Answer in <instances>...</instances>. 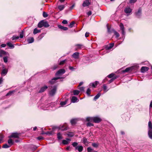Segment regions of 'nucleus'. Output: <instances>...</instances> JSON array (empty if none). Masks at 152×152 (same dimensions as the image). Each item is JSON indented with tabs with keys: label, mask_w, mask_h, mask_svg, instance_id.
<instances>
[{
	"label": "nucleus",
	"mask_w": 152,
	"mask_h": 152,
	"mask_svg": "<svg viewBox=\"0 0 152 152\" xmlns=\"http://www.w3.org/2000/svg\"><path fill=\"white\" fill-rule=\"evenodd\" d=\"M94 117H88L86 118V121H93Z\"/></svg>",
	"instance_id": "34"
},
{
	"label": "nucleus",
	"mask_w": 152,
	"mask_h": 152,
	"mask_svg": "<svg viewBox=\"0 0 152 152\" xmlns=\"http://www.w3.org/2000/svg\"><path fill=\"white\" fill-rule=\"evenodd\" d=\"M66 99L64 101V102H60V105L62 106H63L64 105H65V104H66Z\"/></svg>",
	"instance_id": "39"
},
{
	"label": "nucleus",
	"mask_w": 152,
	"mask_h": 152,
	"mask_svg": "<svg viewBox=\"0 0 152 152\" xmlns=\"http://www.w3.org/2000/svg\"><path fill=\"white\" fill-rule=\"evenodd\" d=\"M9 55L8 52H7L3 50H0V57H1L4 55Z\"/></svg>",
	"instance_id": "15"
},
{
	"label": "nucleus",
	"mask_w": 152,
	"mask_h": 152,
	"mask_svg": "<svg viewBox=\"0 0 152 152\" xmlns=\"http://www.w3.org/2000/svg\"><path fill=\"white\" fill-rule=\"evenodd\" d=\"M75 6V4H73L71 6L69 7V10H72Z\"/></svg>",
	"instance_id": "61"
},
{
	"label": "nucleus",
	"mask_w": 152,
	"mask_h": 152,
	"mask_svg": "<svg viewBox=\"0 0 152 152\" xmlns=\"http://www.w3.org/2000/svg\"><path fill=\"white\" fill-rule=\"evenodd\" d=\"M152 130V124L151 121H149L148 123V131Z\"/></svg>",
	"instance_id": "22"
},
{
	"label": "nucleus",
	"mask_w": 152,
	"mask_h": 152,
	"mask_svg": "<svg viewBox=\"0 0 152 152\" xmlns=\"http://www.w3.org/2000/svg\"><path fill=\"white\" fill-rule=\"evenodd\" d=\"M101 95V94L100 93H98L94 98V100L96 101L99 98Z\"/></svg>",
	"instance_id": "28"
},
{
	"label": "nucleus",
	"mask_w": 152,
	"mask_h": 152,
	"mask_svg": "<svg viewBox=\"0 0 152 152\" xmlns=\"http://www.w3.org/2000/svg\"><path fill=\"white\" fill-rule=\"evenodd\" d=\"M86 126H94V124L91 123V122H88V123L86 124Z\"/></svg>",
	"instance_id": "47"
},
{
	"label": "nucleus",
	"mask_w": 152,
	"mask_h": 152,
	"mask_svg": "<svg viewBox=\"0 0 152 152\" xmlns=\"http://www.w3.org/2000/svg\"><path fill=\"white\" fill-rule=\"evenodd\" d=\"M149 69V68L146 66H142L141 69V72L142 73H144L148 71Z\"/></svg>",
	"instance_id": "14"
},
{
	"label": "nucleus",
	"mask_w": 152,
	"mask_h": 152,
	"mask_svg": "<svg viewBox=\"0 0 152 152\" xmlns=\"http://www.w3.org/2000/svg\"><path fill=\"white\" fill-rule=\"evenodd\" d=\"M58 7L60 11H61L64 8L65 6L64 5H61L58 6Z\"/></svg>",
	"instance_id": "32"
},
{
	"label": "nucleus",
	"mask_w": 152,
	"mask_h": 152,
	"mask_svg": "<svg viewBox=\"0 0 152 152\" xmlns=\"http://www.w3.org/2000/svg\"><path fill=\"white\" fill-rule=\"evenodd\" d=\"M58 27L60 29L61 31H66V27L62 26L61 25H58Z\"/></svg>",
	"instance_id": "19"
},
{
	"label": "nucleus",
	"mask_w": 152,
	"mask_h": 152,
	"mask_svg": "<svg viewBox=\"0 0 152 152\" xmlns=\"http://www.w3.org/2000/svg\"><path fill=\"white\" fill-rule=\"evenodd\" d=\"M73 94L74 95H77L80 93V91L78 90H74L73 91Z\"/></svg>",
	"instance_id": "27"
},
{
	"label": "nucleus",
	"mask_w": 152,
	"mask_h": 152,
	"mask_svg": "<svg viewBox=\"0 0 152 152\" xmlns=\"http://www.w3.org/2000/svg\"><path fill=\"white\" fill-rule=\"evenodd\" d=\"M40 30H38L37 28H35L34 30L33 34H35L38 33L40 32Z\"/></svg>",
	"instance_id": "31"
},
{
	"label": "nucleus",
	"mask_w": 152,
	"mask_h": 152,
	"mask_svg": "<svg viewBox=\"0 0 152 152\" xmlns=\"http://www.w3.org/2000/svg\"><path fill=\"white\" fill-rule=\"evenodd\" d=\"M92 145L94 147L97 148L99 146V144L98 143H92Z\"/></svg>",
	"instance_id": "46"
},
{
	"label": "nucleus",
	"mask_w": 152,
	"mask_h": 152,
	"mask_svg": "<svg viewBox=\"0 0 152 152\" xmlns=\"http://www.w3.org/2000/svg\"><path fill=\"white\" fill-rule=\"evenodd\" d=\"M79 52H75L72 55V57L75 59L79 58Z\"/></svg>",
	"instance_id": "11"
},
{
	"label": "nucleus",
	"mask_w": 152,
	"mask_h": 152,
	"mask_svg": "<svg viewBox=\"0 0 152 152\" xmlns=\"http://www.w3.org/2000/svg\"><path fill=\"white\" fill-rule=\"evenodd\" d=\"M34 41V39L33 37L30 38L28 39V42L29 43L33 42Z\"/></svg>",
	"instance_id": "29"
},
{
	"label": "nucleus",
	"mask_w": 152,
	"mask_h": 152,
	"mask_svg": "<svg viewBox=\"0 0 152 152\" xmlns=\"http://www.w3.org/2000/svg\"><path fill=\"white\" fill-rule=\"evenodd\" d=\"M114 75H115V74H113V73H111V74H110L109 75L107 76V77L109 78H113L114 77H115V76H114Z\"/></svg>",
	"instance_id": "41"
},
{
	"label": "nucleus",
	"mask_w": 152,
	"mask_h": 152,
	"mask_svg": "<svg viewBox=\"0 0 152 152\" xmlns=\"http://www.w3.org/2000/svg\"><path fill=\"white\" fill-rule=\"evenodd\" d=\"M48 88V87L47 86H45L44 87H42L40 90L39 91V93H42L44 92Z\"/></svg>",
	"instance_id": "18"
},
{
	"label": "nucleus",
	"mask_w": 152,
	"mask_h": 152,
	"mask_svg": "<svg viewBox=\"0 0 152 152\" xmlns=\"http://www.w3.org/2000/svg\"><path fill=\"white\" fill-rule=\"evenodd\" d=\"M119 26L120 27V29L121 31V33L122 34L124 35L125 33V32L124 31L125 28L123 24L122 23H120L119 24Z\"/></svg>",
	"instance_id": "5"
},
{
	"label": "nucleus",
	"mask_w": 152,
	"mask_h": 152,
	"mask_svg": "<svg viewBox=\"0 0 152 152\" xmlns=\"http://www.w3.org/2000/svg\"><path fill=\"white\" fill-rule=\"evenodd\" d=\"M117 77V76H115V77H114L111 79L110 80H109L108 81V82L109 83H111V82H113L116 79Z\"/></svg>",
	"instance_id": "38"
},
{
	"label": "nucleus",
	"mask_w": 152,
	"mask_h": 152,
	"mask_svg": "<svg viewBox=\"0 0 152 152\" xmlns=\"http://www.w3.org/2000/svg\"><path fill=\"white\" fill-rule=\"evenodd\" d=\"M24 33V31H22V32L20 33V38H22L23 37V34Z\"/></svg>",
	"instance_id": "43"
},
{
	"label": "nucleus",
	"mask_w": 152,
	"mask_h": 152,
	"mask_svg": "<svg viewBox=\"0 0 152 152\" xmlns=\"http://www.w3.org/2000/svg\"><path fill=\"white\" fill-rule=\"evenodd\" d=\"M58 67V65H54L53 67V69L54 70L56 69Z\"/></svg>",
	"instance_id": "63"
},
{
	"label": "nucleus",
	"mask_w": 152,
	"mask_h": 152,
	"mask_svg": "<svg viewBox=\"0 0 152 152\" xmlns=\"http://www.w3.org/2000/svg\"><path fill=\"white\" fill-rule=\"evenodd\" d=\"M76 121L75 119H72L71 120L70 122L72 124H75L76 123Z\"/></svg>",
	"instance_id": "40"
},
{
	"label": "nucleus",
	"mask_w": 152,
	"mask_h": 152,
	"mask_svg": "<svg viewBox=\"0 0 152 152\" xmlns=\"http://www.w3.org/2000/svg\"><path fill=\"white\" fill-rule=\"evenodd\" d=\"M87 150L88 152H91V151L93 150V149L89 147L87 148Z\"/></svg>",
	"instance_id": "58"
},
{
	"label": "nucleus",
	"mask_w": 152,
	"mask_h": 152,
	"mask_svg": "<svg viewBox=\"0 0 152 152\" xmlns=\"http://www.w3.org/2000/svg\"><path fill=\"white\" fill-rule=\"evenodd\" d=\"M20 133L17 132H14L11 133V134L8 136V138H19Z\"/></svg>",
	"instance_id": "2"
},
{
	"label": "nucleus",
	"mask_w": 152,
	"mask_h": 152,
	"mask_svg": "<svg viewBox=\"0 0 152 152\" xmlns=\"http://www.w3.org/2000/svg\"><path fill=\"white\" fill-rule=\"evenodd\" d=\"M75 149L78 150L79 152H81L83 150V147L82 146H78L75 147Z\"/></svg>",
	"instance_id": "16"
},
{
	"label": "nucleus",
	"mask_w": 152,
	"mask_h": 152,
	"mask_svg": "<svg viewBox=\"0 0 152 152\" xmlns=\"http://www.w3.org/2000/svg\"><path fill=\"white\" fill-rule=\"evenodd\" d=\"M102 121V119L98 117H94L93 122L96 123H99Z\"/></svg>",
	"instance_id": "6"
},
{
	"label": "nucleus",
	"mask_w": 152,
	"mask_h": 152,
	"mask_svg": "<svg viewBox=\"0 0 152 152\" xmlns=\"http://www.w3.org/2000/svg\"><path fill=\"white\" fill-rule=\"evenodd\" d=\"M78 49H81L83 48V45L81 44H77L76 45Z\"/></svg>",
	"instance_id": "45"
},
{
	"label": "nucleus",
	"mask_w": 152,
	"mask_h": 152,
	"mask_svg": "<svg viewBox=\"0 0 152 152\" xmlns=\"http://www.w3.org/2000/svg\"><path fill=\"white\" fill-rule=\"evenodd\" d=\"M38 26L40 28H42L43 26L45 27H48L49 26V25L47 22L45 21L42 20L38 23Z\"/></svg>",
	"instance_id": "1"
},
{
	"label": "nucleus",
	"mask_w": 152,
	"mask_h": 152,
	"mask_svg": "<svg viewBox=\"0 0 152 152\" xmlns=\"http://www.w3.org/2000/svg\"><path fill=\"white\" fill-rule=\"evenodd\" d=\"M133 69L132 67H131L126 68L123 71V72H128L129 71H131Z\"/></svg>",
	"instance_id": "20"
},
{
	"label": "nucleus",
	"mask_w": 152,
	"mask_h": 152,
	"mask_svg": "<svg viewBox=\"0 0 152 152\" xmlns=\"http://www.w3.org/2000/svg\"><path fill=\"white\" fill-rule=\"evenodd\" d=\"M8 72V70L7 69H4L2 70L1 72V74L2 75L4 76L7 74Z\"/></svg>",
	"instance_id": "23"
},
{
	"label": "nucleus",
	"mask_w": 152,
	"mask_h": 152,
	"mask_svg": "<svg viewBox=\"0 0 152 152\" xmlns=\"http://www.w3.org/2000/svg\"><path fill=\"white\" fill-rule=\"evenodd\" d=\"M10 146L9 145L7 144H5L3 145L2 147L4 148H8Z\"/></svg>",
	"instance_id": "48"
},
{
	"label": "nucleus",
	"mask_w": 152,
	"mask_h": 152,
	"mask_svg": "<svg viewBox=\"0 0 152 152\" xmlns=\"http://www.w3.org/2000/svg\"><path fill=\"white\" fill-rule=\"evenodd\" d=\"M137 0H130L129 1V2L130 4L134 3H135Z\"/></svg>",
	"instance_id": "59"
},
{
	"label": "nucleus",
	"mask_w": 152,
	"mask_h": 152,
	"mask_svg": "<svg viewBox=\"0 0 152 152\" xmlns=\"http://www.w3.org/2000/svg\"><path fill=\"white\" fill-rule=\"evenodd\" d=\"M60 78V77H57L53 78L51 80H50L49 83L50 84H53L56 82V80Z\"/></svg>",
	"instance_id": "7"
},
{
	"label": "nucleus",
	"mask_w": 152,
	"mask_h": 152,
	"mask_svg": "<svg viewBox=\"0 0 152 152\" xmlns=\"http://www.w3.org/2000/svg\"><path fill=\"white\" fill-rule=\"evenodd\" d=\"M74 135V133L72 132H67V136L70 137H72Z\"/></svg>",
	"instance_id": "33"
},
{
	"label": "nucleus",
	"mask_w": 152,
	"mask_h": 152,
	"mask_svg": "<svg viewBox=\"0 0 152 152\" xmlns=\"http://www.w3.org/2000/svg\"><path fill=\"white\" fill-rule=\"evenodd\" d=\"M66 61V59L64 60L63 61H61L59 63V65H63L64 63H65Z\"/></svg>",
	"instance_id": "50"
},
{
	"label": "nucleus",
	"mask_w": 152,
	"mask_h": 152,
	"mask_svg": "<svg viewBox=\"0 0 152 152\" xmlns=\"http://www.w3.org/2000/svg\"><path fill=\"white\" fill-rule=\"evenodd\" d=\"M7 45L11 48H14V45L10 42L7 43Z\"/></svg>",
	"instance_id": "26"
},
{
	"label": "nucleus",
	"mask_w": 152,
	"mask_h": 152,
	"mask_svg": "<svg viewBox=\"0 0 152 152\" xmlns=\"http://www.w3.org/2000/svg\"><path fill=\"white\" fill-rule=\"evenodd\" d=\"M65 70L64 69H61L58 70L55 74L56 76H58L63 74L65 72Z\"/></svg>",
	"instance_id": "4"
},
{
	"label": "nucleus",
	"mask_w": 152,
	"mask_h": 152,
	"mask_svg": "<svg viewBox=\"0 0 152 152\" xmlns=\"http://www.w3.org/2000/svg\"><path fill=\"white\" fill-rule=\"evenodd\" d=\"M7 142L8 144L10 146L12 145L14 143V141L11 138H10V139L8 140Z\"/></svg>",
	"instance_id": "24"
},
{
	"label": "nucleus",
	"mask_w": 152,
	"mask_h": 152,
	"mask_svg": "<svg viewBox=\"0 0 152 152\" xmlns=\"http://www.w3.org/2000/svg\"><path fill=\"white\" fill-rule=\"evenodd\" d=\"M78 145V144L77 142H73L72 144V145L74 147H77L76 146H77Z\"/></svg>",
	"instance_id": "56"
},
{
	"label": "nucleus",
	"mask_w": 152,
	"mask_h": 152,
	"mask_svg": "<svg viewBox=\"0 0 152 152\" xmlns=\"http://www.w3.org/2000/svg\"><path fill=\"white\" fill-rule=\"evenodd\" d=\"M44 33H42V34H40L38 36L37 38L38 40H39L41 39L44 37Z\"/></svg>",
	"instance_id": "35"
},
{
	"label": "nucleus",
	"mask_w": 152,
	"mask_h": 152,
	"mask_svg": "<svg viewBox=\"0 0 152 152\" xmlns=\"http://www.w3.org/2000/svg\"><path fill=\"white\" fill-rule=\"evenodd\" d=\"M75 22L74 21H72L70 23V24L68 26L70 28H72L73 26L75 24Z\"/></svg>",
	"instance_id": "44"
},
{
	"label": "nucleus",
	"mask_w": 152,
	"mask_h": 152,
	"mask_svg": "<svg viewBox=\"0 0 152 152\" xmlns=\"http://www.w3.org/2000/svg\"><path fill=\"white\" fill-rule=\"evenodd\" d=\"M3 60L5 63H7V57H4L3 58Z\"/></svg>",
	"instance_id": "57"
},
{
	"label": "nucleus",
	"mask_w": 152,
	"mask_h": 152,
	"mask_svg": "<svg viewBox=\"0 0 152 152\" xmlns=\"http://www.w3.org/2000/svg\"><path fill=\"white\" fill-rule=\"evenodd\" d=\"M87 15L88 16L91 15L92 14V12L91 11H89L87 13Z\"/></svg>",
	"instance_id": "62"
},
{
	"label": "nucleus",
	"mask_w": 152,
	"mask_h": 152,
	"mask_svg": "<svg viewBox=\"0 0 152 152\" xmlns=\"http://www.w3.org/2000/svg\"><path fill=\"white\" fill-rule=\"evenodd\" d=\"M103 88L104 91L105 92H107L108 90L107 89V86L105 84H104L103 85Z\"/></svg>",
	"instance_id": "36"
},
{
	"label": "nucleus",
	"mask_w": 152,
	"mask_h": 152,
	"mask_svg": "<svg viewBox=\"0 0 152 152\" xmlns=\"http://www.w3.org/2000/svg\"><path fill=\"white\" fill-rule=\"evenodd\" d=\"M69 69L72 71H73L74 70L76 69V68H75L72 66H69Z\"/></svg>",
	"instance_id": "52"
},
{
	"label": "nucleus",
	"mask_w": 152,
	"mask_h": 152,
	"mask_svg": "<svg viewBox=\"0 0 152 152\" xmlns=\"http://www.w3.org/2000/svg\"><path fill=\"white\" fill-rule=\"evenodd\" d=\"M142 8L140 7L138 11L135 12L134 14L136 17L138 18H140L142 14Z\"/></svg>",
	"instance_id": "3"
},
{
	"label": "nucleus",
	"mask_w": 152,
	"mask_h": 152,
	"mask_svg": "<svg viewBox=\"0 0 152 152\" xmlns=\"http://www.w3.org/2000/svg\"><path fill=\"white\" fill-rule=\"evenodd\" d=\"M81 91H84V88L83 87H81L78 88Z\"/></svg>",
	"instance_id": "55"
},
{
	"label": "nucleus",
	"mask_w": 152,
	"mask_h": 152,
	"mask_svg": "<svg viewBox=\"0 0 152 152\" xmlns=\"http://www.w3.org/2000/svg\"><path fill=\"white\" fill-rule=\"evenodd\" d=\"M114 33L116 37L118 38L119 37L120 35L119 34L116 32L115 31H114Z\"/></svg>",
	"instance_id": "42"
},
{
	"label": "nucleus",
	"mask_w": 152,
	"mask_h": 152,
	"mask_svg": "<svg viewBox=\"0 0 152 152\" xmlns=\"http://www.w3.org/2000/svg\"><path fill=\"white\" fill-rule=\"evenodd\" d=\"M83 142L85 145H86L88 143L87 139L85 137L83 138Z\"/></svg>",
	"instance_id": "25"
},
{
	"label": "nucleus",
	"mask_w": 152,
	"mask_h": 152,
	"mask_svg": "<svg viewBox=\"0 0 152 152\" xmlns=\"http://www.w3.org/2000/svg\"><path fill=\"white\" fill-rule=\"evenodd\" d=\"M148 134L149 137L152 139V130L148 131Z\"/></svg>",
	"instance_id": "30"
},
{
	"label": "nucleus",
	"mask_w": 152,
	"mask_h": 152,
	"mask_svg": "<svg viewBox=\"0 0 152 152\" xmlns=\"http://www.w3.org/2000/svg\"><path fill=\"white\" fill-rule=\"evenodd\" d=\"M79 100L77 99L75 96H73L71 99V102H72L75 103L78 102Z\"/></svg>",
	"instance_id": "12"
},
{
	"label": "nucleus",
	"mask_w": 152,
	"mask_h": 152,
	"mask_svg": "<svg viewBox=\"0 0 152 152\" xmlns=\"http://www.w3.org/2000/svg\"><path fill=\"white\" fill-rule=\"evenodd\" d=\"M3 138V135L2 134H0V143H1Z\"/></svg>",
	"instance_id": "60"
},
{
	"label": "nucleus",
	"mask_w": 152,
	"mask_h": 152,
	"mask_svg": "<svg viewBox=\"0 0 152 152\" xmlns=\"http://www.w3.org/2000/svg\"><path fill=\"white\" fill-rule=\"evenodd\" d=\"M43 16L45 18H46L48 17V15L45 12H44L43 13Z\"/></svg>",
	"instance_id": "54"
},
{
	"label": "nucleus",
	"mask_w": 152,
	"mask_h": 152,
	"mask_svg": "<svg viewBox=\"0 0 152 152\" xmlns=\"http://www.w3.org/2000/svg\"><path fill=\"white\" fill-rule=\"evenodd\" d=\"M132 10V9L130 8V7H128L124 9V11L126 13L128 14V15H129L131 12Z\"/></svg>",
	"instance_id": "8"
},
{
	"label": "nucleus",
	"mask_w": 152,
	"mask_h": 152,
	"mask_svg": "<svg viewBox=\"0 0 152 152\" xmlns=\"http://www.w3.org/2000/svg\"><path fill=\"white\" fill-rule=\"evenodd\" d=\"M14 92V91H10L8 93H7L6 95V96H8L9 95H11L12 94L13 92Z\"/></svg>",
	"instance_id": "53"
},
{
	"label": "nucleus",
	"mask_w": 152,
	"mask_h": 152,
	"mask_svg": "<svg viewBox=\"0 0 152 152\" xmlns=\"http://www.w3.org/2000/svg\"><path fill=\"white\" fill-rule=\"evenodd\" d=\"M91 92V90L90 88H88L87 90L86 93L87 94V95L88 96H90Z\"/></svg>",
	"instance_id": "37"
},
{
	"label": "nucleus",
	"mask_w": 152,
	"mask_h": 152,
	"mask_svg": "<svg viewBox=\"0 0 152 152\" xmlns=\"http://www.w3.org/2000/svg\"><path fill=\"white\" fill-rule=\"evenodd\" d=\"M99 82L97 81H96L94 83H91L89 85L90 86H92L93 87H96L98 85Z\"/></svg>",
	"instance_id": "17"
},
{
	"label": "nucleus",
	"mask_w": 152,
	"mask_h": 152,
	"mask_svg": "<svg viewBox=\"0 0 152 152\" xmlns=\"http://www.w3.org/2000/svg\"><path fill=\"white\" fill-rule=\"evenodd\" d=\"M56 91V87L54 86L53 88L49 92V94L51 96H53L55 94Z\"/></svg>",
	"instance_id": "10"
},
{
	"label": "nucleus",
	"mask_w": 152,
	"mask_h": 152,
	"mask_svg": "<svg viewBox=\"0 0 152 152\" xmlns=\"http://www.w3.org/2000/svg\"><path fill=\"white\" fill-rule=\"evenodd\" d=\"M114 45V43H110L109 46H107L106 47V49L107 50H110L112 48Z\"/></svg>",
	"instance_id": "21"
},
{
	"label": "nucleus",
	"mask_w": 152,
	"mask_h": 152,
	"mask_svg": "<svg viewBox=\"0 0 152 152\" xmlns=\"http://www.w3.org/2000/svg\"><path fill=\"white\" fill-rule=\"evenodd\" d=\"M89 33L88 32H86L85 34V36L86 37H88L89 36Z\"/></svg>",
	"instance_id": "64"
},
{
	"label": "nucleus",
	"mask_w": 152,
	"mask_h": 152,
	"mask_svg": "<svg viewBox=\"0 0 152 152\" xmlns=\"http://www.w3.org/2000/svg\"><path fill=\"white\" fill-rule=\"evenodd\" d=\"M56 129H58L59 131L61 130L63 131L66 129V127L64 125L55 127Z\"/></svg>",
	"instance_id": "9"
},
{
	"label": "nucleus",
	"mask_w": 152,
	"mask_h": 152,
	"mask_svg": "<svg viewBox=\"0 0 152 152\" xmlns=\"http://www.w3.org/2000/svg\"><path fill=\"white\" fill-rule=\"evenodd\" d=\"M90 4L89 0H86L83 2L82 5L83 7H86L89 6Z\"/></svg>",
	"instance_id": "13"
},
{
	"label": "nucleus",
	"mask_w": 152,
	"mask_h": 152,
	"mask_svg": "<svg viewBox=\"0 0 152 152\" xmlns=\"http://www.w3.org/2000/svg\"><path fill=\"white\" fill-rule=\"evenodd\" d=\"M19 38V37L17 36H13L12 38V40H14L16 39H18Z\"/></svg>",
	"instance_id": "49"
},
{
	"label": "nucleus",
	"mask_w": 152,
	"mask_h": 152,
	"mask_svg": "<svg viewBox=\"0 0 152 152\" xmlns=\"http://www.w3.org/2000/svg\"><path fill=\"white\" fill-rule=\"evenodd\" d=\"M57 138L59 139H62L61 135L60 132L58 133L57 134Z\"/></svg>",
	"instance_id": "51"
}]
</instances>
